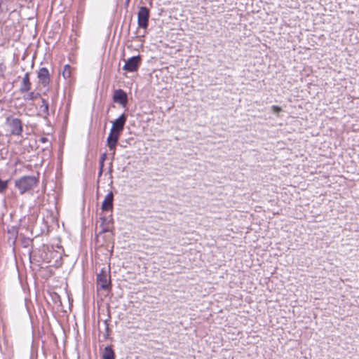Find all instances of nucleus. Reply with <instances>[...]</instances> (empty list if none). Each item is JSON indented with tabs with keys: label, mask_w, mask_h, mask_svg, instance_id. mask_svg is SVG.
<instances>
[{
	"label": "nucleus",
	"mask_w": 359,
	"mask_h": 359,
	"mask_svg": "<svg viewBox=\"0 0 359 359\" xmlns=\"http://www.w3.org/2000/svg\"><path fill=\"white\" fill-rule=\"evenodd\" d=\"M37 182L38 180L34 176H24L17 180L15 184L20 193L23 194L36 186Z\"/></svg>",
	"instance_id": "nucleus-1"
},
{
	"label": "nucleus",
	"mask_w": 359,
	"mask_h": 359,
	"mask_svg": "<svg viewBox=\"0 0 359 359\" xmlns=\"http://www.w3.org/2000/svg\"><path fill=\"white\" fill-rule=\"evenodd\" d=\"M7 130L13 135H20L22 132V122L13 116H8L6 121Z\"/></svg>",
	"instance_id": "nucleus-2"
},
{
	"label": "nucleus",
	"mask_w": 359,
	"mask_h": 359,
	"mask_svg": "<svg viewBox=\"0 0 359 359\" xmlns=\"http://www.w3.org/2000/svg\"><path fill=\"white\" fill-rule=\"evenodd\" d=\"M149 18V11L145 6H141L137 13V24L139 27L147 29Z\"/></svg>",
	"instance_id": "nucleus-3"
},
{
	"label": "nucleus",
	"mask_w": 359,
	"mask_h": 359,
	"mask_svg": "<svg viewBox=\"0 0 359 359\" xmlns=\"http://www.w3.org/2000/svg\"><path fill=\"white\" fill-rule=\"evenodd\" d=\"M141 62V57L140 55L133 56L125 61L123 69L129 72H136Z\"/></svg>",
	"instance_id": "nucleus-4"
},
{
	"label": "nucleus",
	"mask_w": 359,
	"mask_h": 359,
	"mask_svg": "<svg viewBox=\"0 0 359 359\" xmlns=\"http://www.w3.org/2000/svg\"><path fill=\"white\" fill-rule=\"evenodd\" d=\"M97 286L102 289H107L110 284V276L107 271L102 269L97 274Z\"/></svg>",
	"instance_id": "nucleus-5"
},
{
	"label": "nucleus",
	"mask_w": 359,
	"mask_h": 359,
	"mask_svg": "<svg viewBox=\"0 0 359 359\" xmlns=\"http://www.w3.org/2000/svg\"><path fill=\"white\" fill-rule=\"evenodd\" d=\"M113 100L114 102L120 104L123 107L128 104V95L122 89H118L114 91Z\"/></svg>",
	"instance_id": "nucleus-6"
},
{
	"label": "nucleus",
	"mask_w": 359,
	"mask_h": 359,
	"mask_svg": "<svg viewBox=\"0 0 359 359\" xmlns=\"http://www.w3.org/2000/svg\"><path fill=\"white\" fill-rule=\"evenodd\" d=\"M39 82L44 87L50 83V74L47 68L42 67L38 72Z\"/></svg>",
	"instance_id": "nucleus-7"
},
{
	"label": "nucleus",
	"mask_w": 359,
	"mask_h": 359,
	"mask_svg": "<svg viewBox=\"0 0 359 359\" xmlns=\"http://www.w3.org/2000/svg\"><path fill=\"white\" fill-rule=\"evenodd\" d=\"M119 133H120L114 131L112 130H110L107 137V145L110 151H113L114 152L116 145L119 137Z\"/></svg>",
	"instance_id": "nucleus-8"
},
{
	"label": "nucleus",
	"mask_w": 359,
	"mask_h": 359,
	"mask_svg": "<svg viewBox=\"0 0 359 359\" xmlns=\"http://www.w3.org/2000/svg\"><path fill=\"white\" fill-rule=\"evenodd\" d=\"M127 117L125 114H122L118 118L112 123L111 130L120 133L124 128Z\"/></svg>",
	"instance_id": "nucleus-9"
},
{
	"label": "nucleus",
	"mask_w": 359,
	"mask_h": 359,
	"mask_svg": "<svg viewBox=\"0 0 359 359\" xmlns=\"http://www.w3.org/2000/svg\"><path fill=\"white\" fill-rule=\"evenodd\" d=\"M31 87H32V83H31L30 79H29V74L28 72H27L24 75L21 81L20 88H19V92L21 94L27 93V91H29L31 90Z\"/></svg>",
	"instance_id": "nucleus-10"
},
{
	"label": "nucleus",
	"mask_w": 359,
	"mask_h": 359,
	"mask_svg": "<svg viewBox=\"0 0 359 359\" xmlns=\"http://www.w3.org/2000/svg\"><path fill=\"white\" fill-rule=\"evenodd\" d=\"M113 199H114V195L111 191L108 193L102 204V209L104 211L109 210L112 209L113 208Z\"/></svg>",
	"instance_id": "nucleus-11"
},
{
	"label": "nucleus",
	"mask_w": 359,
	"mask_h": 359,
	"mask_svg": "<svg viewBox=\"0 0 359 359\" xmlns=\"http://www.w3.org/2000/svg\"><path fill=\"white\" fill-rule=\"evenodd\" d=\"M22 98L25 102H29L32 100H34L40 97V94L35 91H27V93H23Z\"/></svg>",
	"instance_id": "nucleus-12"
},
{
	"label": "nucleus",
	"mask_w": 359,
	"mask_h": 359,
	"mask_svg": "<svg viewBox=\"0 0 359 359\" xmlns=\"http://www.w3.org/2000/svg\"><path fill=\"white\" fill-rule=\"evenodd\" d=\"M72 72H73V69L70 67V65H65L63 67L62 74L63 78L65 80H67V81H70L71 79H72Z\"/></svg>",
	"instance_id": "nucleus-13"
},
{
	"label": "nucleus",
	"mask_w": 359,
	"mask_h": 359,
	"mask_svg": "<svg viewBox=\"0 0 359 359\" xmlns=\"http://www.w3.org/2000/svg\"><path fill=\"white\" fill-rule=\"evenodd\" d=\"M102 359H115V354L113 349L110 346L105 347Z\"/></svg>",
	"instance_id": "nucleus-14"
},
{
	"label": "nucleus",
	"mask_w": 359,
	"mask_h": 359,
	"mask_svg": "<svg viewBox=\"0 0 359 359\" xmlns=\"http://www.w3.org/2000/svg\"><path fill=\"white\" fill-rule=\"evenodd\" d=\"M41 105L39 107L40 112L44 115L48 116V103L46 100L44 99H42L41 100Z\"/></svg>",
	"instance_id": "nucleus-15"
},
{
	"label": "nucleus",
	"mask_w": 359,
	"mask_h": 359,
	"mask_svg": "<svg viewBox=\"0 0 359 359\" xmlns=\"http://www.w3.org/2000/svg\"><path fill=\"white\" fill-rule=\"evenodd\" d=\"M7 181H2L0 179V192H2L7 188Z\"/></svg>",
	"instance_id": "nucleus-16"
},
{
	"label": "nucleus",
	"mask_w": 359,
	"mask_h": 359,
	"mask_svg": "<svg viewBox=\"0 0 359 359\" xmlns=\"http://www.w3.org/2000/svg\"><path fill=\"white\" fill-rule=\"evenodd\" d=\"M271 109H272V111L274 112V113H278L279 111H281V108L278 106H276V105H273L271 107Z\"/></svg>",
	"instance_id": "nucleus-17"
},
{
	"label": "nucleus",
	"mask_w": 359,
	"mask_h": 359,
	"mask_svg": "<svg viewBox=\"0 0 359 359\" xmlns=\"http://www.w3.org/2000/svg\"><path fill=\"white\" fill-rule=\"evenodd\" d=\"M42 142L45 141V138H41Z\"/></svg>",
	"instance_id": "nucleus-18"
}]
</instances>
